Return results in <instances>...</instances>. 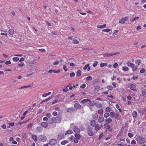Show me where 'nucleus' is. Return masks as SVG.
I'll list each match as a JSON object with an SVG mask.
<instances>
[{
  "label": "nucleus",
  "instance_id": "nucleus-1",
  "mask_svg": "<svg viewBox=\"0 0 146 146\" xmlns=\"http://www.w3.org/2000/svg\"><path fill=\"white\" fill-rule=\"evenodd\" d=\"M93 128L90 126H88L86 128V130L87 131V133L89 136H92L93 135L94 133L92 130Z\"/></svg>",
  "mask_w": 146,
  "mask_h": 146
},
{
  "label": "nucleus",
  "instance_id": "nucleus-2",
  "mask_svg": "<svg viewBox=\"0 0 146 146\" xmlns=\"http://www.w3.org/2000/svg\"><path fill=\"white\" fill-rule=\"evenodd\" d=\"M57 143V140L56 139H51L48 143L51 146H54Z\"/></svg>",
  "mask_w": 146,
  "mask_h": 146
},
{
  "label": "nucleus",
  "instance_id": "nucleus-3",
  "mask_svg": "<svg viewBox=\"0 0 146 146\" xmlns=\"http://www.w3.org/2000/svg\"><path fill=\"white\" fill-rule=\"evenodd\" d=\"M39 140L42 142H44L47 139L46 137L44 135H40L38 137Z\"/></svg>",
  "mask_w": 146,
  "mask_h": 146
},
{
  "label": "nucleus",
  "instance_id": "nucleus-4",
  "mask_svg": "<svg viewBox=\"0 0 146 146\" xmlns=\"http://www.w3.org/2000/svg\"><path fill=\"white\" fill-rule=\"evenodd\" d=\"M137 142L138 143L140 144H141L143 142L144 139L143 138L140 136H138L137 137Z\"/></svg>",
  "mask_w": 146,
  "mask_h": 146
},
{
  "label": "nucleus",
  "instance_id": "nucleus-5",
  "mask_svg": "<svg viewBox=\"0 0 146 146\" xmlns=\"http://www.w3.org/2000/svg\"><path fill=\"white\" fill-rule=\"evenodd\" d=\"M68 112L71 113L75 111V108L74 107L68 108L66 109Z\"/></svg>",
  "mask_w": 146,
  "mask_h": 146
},
{
  "label": "nucleus",
  "instance_id": "nucleus-6",
  "mask_svg": "<svg viewBox=\"0 0 146 146\" xmlns=\"http://www.w3.org/2000/svg\"><path fill=\"white\" fill-rule=\"evenodd\" d=\"M117 54H118L117 53H111V54L107 53L105 54H103V56L104 57H110L112 56Z\"/></svg>",
  "mask_w": 146,
  "mask_h": 146
},
{
  "label": "nucleus",
  "instance_id": "nucleus-7",
  "mask_svg": "<svg viewBox=\"0 0 146 146\" xmlns=\"http://www.w3.org/2000/svg\"><path fill=\"white\" fill-rule=\"evenodd\" d=\"M74 107L75 109H80L81 108V106L78 103H75L74 105Z\"/></svg>",
  "mask_w": 146,
  "mask_h": 146
},
{
  "label": "nucleus",
  "instance_id": "nucleus-8",
  "mask_svg": "<svg viewBox=\"0 0 146 146\" xmlns=\"http://www.w3.org/2000/svg\"><path fill=\"white\" fill-rule=\"evenodd\" d=\"M64 137V135L63 133H60L58 134L57 139L58 140H60L62 138H63Z\"/></svg>",
  "mask_w": 146,
  "mask_h": 146
},
{
  "label": "nucleus",
  "instance_id": "nucleus-9",
  "mask_svg": "<svg viewBox=\"0 0 146 146\" xmlns=\"http://www.w3.org/2000/svg\"><path fill=\"white\" fill-rule=\"evenodd\" d=\"M99 123H102L104 121L103 115H100L98 120Z\"/></svg>",
  "mask_w": 146,
  "mask_h": 146
},
{
  "label": "nucleus",
  "instance_id": "nucleus-10",
  "mask_svg": "<svg viewBox=\"0 0 146 146\" xmlns=\"http://www.w3.org/2000/svg\"><path fill=\"white\" fill-rule=\"evenodd\" d=\"M73 130L76 133H79L80 131V130L76 126H74L73 129Z\"/></svg>",
  "mask_w": 146,
  "mask_h": 146
},
{
  "label": "nucleus",
  "instance_id": "nucleus-11",
  "mask_svg": "<svg viewBox=\"0 0 146 146\" xmlns=\"http://www.w3.org/2000/svg\"><path fill=\"white\" fill-rule=\"evenodd\" d=\"M41 125L44 128H46L48 126V123L46 122H42L40 123Z\"/></svg>",
  "mask_w": 146,
  "mask_h": 146
},
{
  "label": "nucleus",
  "instance_id": "nucleus-12",
  "mask_svg": "<svg viewBox=\"0 0 146 146\" xmlns=\"http://www.w3.org/2000/svg\"><path fill=\"white\" fill-rule=\"evenodd\" d=\"M96 124V121L93 120H92L91 121L90 124L91 126H92V127H94Z\"/></svg>",
  "mask_w": 146,
  "mask_h": 146
},
{
  "label": "nucleus",
  "instance_id": "nucleus-13",
  "mask_svg": "<svg viewBox=\"0 0 146 146\" xmlns=\"http://www.w3.org/2000/svg\"><path fill=\"white\" fill-rule=\"evenodd\" d=\"M121 117V115H119L118 113H117L116 114L115 117L117 120H118L120 119Z\"/></svg>",
  "mask_w": 146,
  "mask_h": 146
},
{
  "label": "nucleus",
  "instance_id": "nucleus-14",
  "mask_svg": "<svg viewBox=\"0 0 146 146\" xmlns=\"http://www.w3.org/2000/svg\"><path fill=\"white\" fill-rule=\"evenodd\" d=\"M95 106L97 108H100L102 106V104L99 102H98L95 104Z\"/></svg>",
  "mask_w": 146,
  "mask_h": 146
},
{
  "label": "nucleus",
  "instance_id": "nucleus-15",
  "mask_svg": "<svg viewBox=\"0 0 146 146\" xmlns=\"http://www.w3.org/2000/svg\"><path fill=\"white\" fill-rule=\"evenodd\" d=\"M104 127L107 129H109L110 128V127L109 125L106 123L104 124Z\"/></svg>",
  "mask_w": 146,
  "mask_h": 146
},
{
  "label": "nucleus",
  "instance_id": "nucleus-16",
  "mask_svg": "<svg viewBox=\"0 0 146 146\" xmlns=\"http://www.w3.org/2000/svg\"><path fill=\"white\" fill-rule=\"evenodd\" d=\"M51 121L49 122L50 124H52L54 121H55L56 119L54 117H53L52 118L50 119Z\"/></svg>",
  "mask_w": 146,
  "mask_h": 146
},
{
  "label": "nucleus",
  "instance_id": "nucleus-17",
  "mask_svg": "<svg viewBox=\"0 0 146 146\" xmlns=\"http://www.w3.org/2000/svg\"><path fill=\"white\" fill-rule=\"evenodd\" d=\"M137 113L135 111H134L132 113V116L133 117H135L137 116Z\"/></svg>",
  "mask_w": 146,
  "mask_h": 146
},
{
  "label": "nucleus",
  "instance_id": "nucleus-18",
  "mask_svg": "<svg viewBox=\"0 0 146 146\" xmlns=\"http://www.w3.org/2000/svg\"><path fill=\"white\" fill-rule=\"evenodd\" d=\"M101 128V127H100L99 125L98 124H97L96 125L95 127V129L96 130L98 131L99 129H100Z\"/></svg>",
  "mask_w": 146,
  "mask_h": 146
},
{
  "label": "nucleus",
  "instance_id": "nucleus-19",
  "mask_svg": "<svg viewBox=\"0 0 146 146\" xmlns=\"http://www.w3.org/2000/svg\"><path fill=\"white\" fill-rule=\"evenodd\" d=\"M42 128L41 127L39 126L37 127L36 129V130L37 132H41L42 131Z\"/></svg>",
  "mask_w": 146,
  "mask_h": 146
},
{
  "label": "nucleus",
  "instance_id": "nucleus-20",
  "mask_svg": "<svg viewBox=\"0 0 146 146\" xmlns=\"http://www.w3.org/2000/svg\"><path fill=\"white\" fill-rule=\"evenodd\" d=\"M89 101V100L88 99H84L81 101V102L82 104H84L88 101Z\"/></svg>",
  "mask_w": 146,
  "mask_h": 146
},
{
  "label": "nucleus",
  "instance_id": "nucleus-21",
  "mask_svg": "<svg viewBox=\"0 0 146 146\" xmlns=\"http://www.w3.org/2000/svg\"><path fill=\"white\" fill-rule=\"evenodd\" d=\"M106 24H104L102 25H98L97 26V27L99 28H104L106 26Z\"/></svg>",
  "mask_w": 146,
  "mask_h": 146
},
{
  "label": "nucleus",
  "instance_id": "nucleus-22",
  "mask_svg": "<svg viewBox=\"0 0 146 146\" xmlns=\"http://www.w3.org/2000/svg\"><path fill=\"white\" fill-rule=\"evenodd\" d=\"M123 70L125 72L129 70V68L126 66H123L122 67Z\"/></svg>",
  "mask_w": 146,
  "mask_h": 146
},
{
  "label": "nucleus",
  "instance_id": "nucleus-23",
  "mask_svg": "<svg viewBox=\"0 0 146 146\" xmlns=\"http://www.w3.org/2000/svg\"><path fill=\"white\" fill-rule=\"evenodd\" d=\"M105 121L106 122H108V123H110L112 122V120L111 118H109L107 119H106Z\"/></svg>",
  "mask_w": 146,
  "mask_h": 146
},
{
  "label": "nucleus",
  "instance_id": "nucleus-24",
  "mask_svg": "<svg viewBox=\"0 0 146 146\" xmlns=\"http://www.w3.org/2000/svg\"><path fill=\"white\" fill-rule=\"evenodd\" d=\"M81 71L79 70L76 72V76L78 77L80 76H81Z\"/></svg>",
  "mask_w": 146,
  "mask_h": 146
},
{
  "label": "nucleus",
  "instance_id": "nucleus-25",
  "mask_svg": "<svg viewBox=\"0 0 146 146\" xmlns=\"http://www.w3.org/2000/svg\"><path fill=\"white\" fill-rule=\"evenodd\" d=\"M57 119L58 121H60L62 119L61 116L60 115H58L56 116Z\"/></svg>",
  "mask_w": 146,
  "mask_h": 146
},
{
  "label": "nucleus",
  "instance_id": "nucleus-26",
  "mask_svg": "<svg viewBox=\"0 0 146 146\" xmlns=\"http://www.w3.org/2000/svg\"><path fill=\"white\" fill-rule=\"evenodd\" d=\"M73 131L71 130H68L65 133V135H66L68 134H71L72 133Z\"/></svg>",
  "mask_w": 146,
  "mask_h": 146
},
{
  "label": "nucleus",
  "instance_id": "nucleus-27",
  "mask_svg": "<svg viewBox=\"0 0 146 146\" xmlns=\"http://www.w3.org/2000/svg\"><path fill=\"white\" fill-rule=\"evenodd\" d=\"M9 33L10 34L12 35L14 34V31L12 29H10L9 31Z\"/></svg>",
  "mask_w": 146,
  "mask_h": 146
},
{
  "label": "nucleus",
  "instance_id": "nucleus-28",
  "mask_svg": "<svg viewBox=\"0 0 146 146\" xmlns=\"http://www.w3.org/2000/svg\"><path fill=\"white\" fill-rule=\"evenodd\" d=\"M32 137L35 141H36L37 140V137L36 135H33Z\"/></svg>",
  "mask_w": 146,
  "mask_h": 146
},
{
  "label": "nucleus",
  "instance_id": "nucleus-29",
  "mask_svg": "<svg viewBox=\"0 0 146 146\" xmlns=\"http://www.w3.org/2000/svg\"><path fill=\"white\" fill-rule=\"evenodd\" d=\"M110 113V117H115L116 114H115L114 112H111Z\"/></svg>",
  "mask_w": 146,
  "mask_h": 146
},
{
  "label": "nucleus",
  "instance_id": "nucleus-30",
  "mask_svg": "<svg viewBox=\"0 0 146 146\" xmlns=\"http://www.w3.org/2000/svg\"><path fill=\"white\" fill-rule=\"evenodd\" d=\"M75 136L76 138V139H79L80 138V135L79 134H75Z\"/></svg>",
  "mask_w": 146,
  "mask_h": 146
},
{
  "label": "nucleus",
  "instance_id": "nucleus-31",
  "mask_svg": "<svg viewBox=\"0 0 146 146\" xmlns=\"http://www.w3.org/2000/svg\"><path fill=\"white\" fill-rule=\"evenodd\" d=\"M107 63H101L100 64V66L101 67H102L104 66H107Z\"/></svg>",
  "mask_w": 146,
  "mask_h": 146
},
{
  "label": "nucleus",
  "instance_id": "nucleus-32",
  "mask_svg": "<svg viewBox=\"0 0 146 146\" xmlns=\"http://www.w3.org/2000/svg\"><path fill=\"white\" fill-rule=\"evenodd\" d=\"M69 86V85H68L67 87H64L63 89V91L65 92H67L68 90V88H67V87Z\"/></svg>",
  "mask_w": 146,
  "mask_h": 146
},
{
  "label": "nucleus",
  "instance_id": "nucleus-33",
  "mask_svg": "<svg viewBox=\"0 0 146 146\" xmlns=\"http://www.w3.org/2000/svg\"><path fill=\"white\" fill-rule=\"evenodd\" d=\"M93 119L95 120L97 119L98 118V115L97 114H95L93 116Z\"/></svg>",
  "mask_w": 146,
  "mask_h": 146
},
{
  "label": "nucleus",
  "instance_id": "nucleus-34",
  "mask_svg": "<svg viewBox=\"0 0 146 146\" xmlns=\"http://www.w3.org/2000/svg\"><path fill=\"white\" fill-rule=\"evenodd\" d=\"M19 60V58L17 57H14L13 58V60L15 62H17Z\"/></svg>",
  "mask_w": 146,
  "mask_h": 146
},
{
  "label": "nucleus",
  "instance_id": "nucleus-35",
  "mask_svg": "<svg viewBox=\"0 0 146 146\" xmlns=\"http://www.w3.org/2000/svg\"><path fill=\"white\" fill-rule=\"evenodd\" d=\"M103 111L102 109L98 110V113L99 114H100V115H103Z\"/></svg>",
  "mask_w": 146,
  "mask_h": 146
},
{
  "label": "nucleus",
  "instance_id": "nucleus-36",
  "mask_svg": "<svg viewBox=\"0 0 146 146\" xmlns=\"http://www.w3.org/2000/svg\"><path fill=\"white\" fill-rule=\"evenodd\" d=\"M73 43L75 44H77L79 43V42L76 39H74L73 40Z\"/></svg>",
  "mask_w": 146,
  "mask_h": 146
},
{
  "label": "nucleus",
  "instance_id": "nucleus-37",
  "mask_svg": "<svg viewBox=\"0 0 146 146\" xmlns=\"http://www.w3.org/2000/svg\"><path fill=\"white\" fill-rule=\"evenodd\" d=\"M125 22V21H124V19H120V20L119 21V23H124Z\"/></svg>",
  "mask_w": 146,
  "mask_h": 146
},
{
  "label": "nucleus",
  "instance_id": "nucleus-38",
  "mask_svg": "<svg viewBox=\"0 0 146 146\" xmlns=\"http://www.w3.org/2000/svg\"><path fill=\"white\" fill-rule=\"evenodd\" d=\"M107 88L110 90H112L113 87L111 86H107Z\"/></svg>",
  "mask_w": 146,
  "mask_h": 146
},
{
  "label": "nucleus",
  "instance_id": "nucleus-39",
  "mask_svg": "<svg viewBox=\"0 0 146 146\" xmlns=\"http://www.w3.org/2000/svg\"><path fill=\"white\" fill-rule=\"evenodd\" d=\"M110 115V113H106L104 115V117H105L107 118Z\"/></svg>",
  "mask_w": 146,
  "mask_h": 146
},
{
  "label": "nucleus",
  "instance_id": "nucleus-40",
  "mask_svg": "<svg viewBox=\"0 0 146 146\" xmlns=\"http://www.w3.org/2000/svg\"><path fill=\"white\" fill-rule=\"evenodd\" d=\"M81 131H84L85 130V128L83 126H81L80 127Z\"/></svg>",
  "mask_w": 146,
  "mask_h": 146
},
{
  "label": "nucleus",
  "instance_id": "nucleus-41",
  "mask_svg": "<svg viewBox=\"0 0 146 146\" xmlns=\"http://www.w3.org/2000/svg\"><path fill=\"white\" fill-rule=\"evenodd\" d=\"M98 62L96 61H94L93 64V66L94 67L96 66L98 64Z\"/></svg>",
  "mask_w": 146,
  "mask_h": 146
},
{
  "label": "nucleus",
  "instance_id": "nucleus-42",
  "mask_svg": "<svg viewBox=\"0 0 146 146\" xmlns=\"http://www.w3.org/2000/svg\"><path fill=\"white\" fill-rule=\"evenodd\" d=\"M92 80V77L91 76L87 77L86 78V80L87 81L91 80Z\"/></svg>",
  "mask_w": 146,
  "mask_h": 146
},
{
  "label": "nucleus",
  "instance_id": "nucleus-43",
  "mask_svg": "<svg viewBox=\"0 0 146 146\" xmlns=\"http://www.w3.org/2000/svg\"><path fill=\"white\" fill-rule=\"evenodd\" d=\"M68 143V141H63L61 142V144L62 145H64L65 144Z\"/></svg>",
  "mask_w": 146,
  "mask_h": 146
},
{
  "label": "nucleus",
  "instance_id": "nucleus-44",
  "mask_svg": "<svg viewBox=\"0 0 146 146\" xmlns=\"http://www.w3.org/2000/svg\"><path fill=\"white\" fill-rule=\"evenodd\" d=\"M110 29H103L102 30V31L103 32H109L110 31Z\"/></svg>",
  "mask_w": 146,
  "mask_h": 146
},
{
  "label": "nucleus",
  "instance_id": "nucleus-45",
  "mask_svg": "<svg viewBox=\"0 0 146 146\" xmlns=\"http://www.w3.org/2000/svg\"><path fill=\"white\" fill-rule=\"evenodd\" d=\"M111 111V108L108 107H107L106 109V111L107 112H109Z\"/></svg>",
  "mask_w": 146,
  "mask_h": 146
},
{
  "label": "nucleus",
  "instance_id": "nucleus-46",
  "mask_svg": "<svg viewBox=\"0 0 146 146\" xmlns=\"http://www.w3.org/2000/svg\"><path fill=\"white\" fill-rule=\"evenodd\" d=\"M32 124L30 123V124L28 125L27 126V128H31L32 126Z\"/></svg>",
  "mask_w": 146,
  "mask_h": 146
},
{
  "label": "nucleus",
  "instance_id": "nucleus-47",
  "mask_svg": "<svg viewBox=\"0 0 146 146\" xmlns=\"http://www.w3.org/2000/svg\"><path fill=\"white\" fill-rule=\"evenodd\" d=\"M60 101H58V100L57 99H56V100H54V101L53 102H52V104H54L55 103L57 102H60Z\"/></svg>",
  "mask_w": 146,
  "mask_h": 146
},
{
  "label": "nucleus",
  "instance_id": "nucleus-48",
  "mask_svg": "<svg viewBox=\"0 0 146 146\" xmlns=\"http://www.w3.org/2000/svg\"><path fill=\"white\" fill-rule=\"evenodd\" d=\"M89 64H88L86 65L85 66H84L83 68V69L84 70H86V69H87V68L88 67H89Z\"/></svg>",
  "mask_w": 146,
  "mask_h": 146
},
{
  "label": "nucleus",
  "instance_id": "nucleus-49",
  "mask_svg": "<svg viewBox=\"0 0 146 146\" xmlns=\"http://www.w3.org/2000/svg\"><path fill=\"white\" fill-rule=\"evenodd\" d=\"M89 104H90V106H94L95 104H94L93 103H92V102L91 101V100H89Z\"/></svg>",
  "mask_w": 146,
  "mask_h": 146
},
{
  "label": "nucleus",
  "instance_id": "nucleus-50",
  "mask_svg": "<svg viewBox=\"0 0 146 146\" xmlns=\"http://www.w3.org/2000/svg\"><path fill=\"white\" fill-rule=\"evenodd\" d=\"M130 87L133 88H134L135 87V86L133 84L131 83L130 84Z\"/></svg>",
  "mask_w": 146,
  "mask_h": 146
},
{
  "label": "nucleus",
  "instance_id": "nucleus-51",
  "mask_svg": "<svg viewBox=\"0 0 146 146\" xmlns=\"http://www.w3.org/2000/svg\"><path fill=\"white\" fill-rule=\"evenodd\" d=\"M75 75V73L74 72H72L70 73V77H72L74 76Z\"/></svg>",
  "mask_w": 146,
  "mask_h": 146
},
{
  "label": "nucleus",
  "instance_id": "nucleus-52",
  "mask_svg": "<svg viewBox=\"0 0 146 146\" xmlns=\"http://www.w3.org/2000/svg\"><path fill=\"white\" fill-rule=\"evenodd\" d=\"M86 86V85L85 84H84L83 85H81L80 86V88H84Z\"/></svg>",
  "mask_w": 146,
  "mask_h": 146
},
{
  "label": "nucleus",
  "instance_id": "nucleus-53",
  "mask_svg": "<svg viewBox=\"0 0 146 146\" xmlns=\"http://www.w3.org/2000/svg\"><path fill=\"white\" fill-rule=\"evenodd\" d=\"M31 86V85H29L27 86H22V87H21V89H22V88H29V87L30 86Z\"/></svg>",
  "mask_w": 146,
  "mask_h": 146
},
{
  "label": "nucleus",
  "instance_id": "nucleus-54",
  "mask_svg": "<svg viewBox=\"0 0 146 146\" xmlns=\"http://www.w3.org/2000/svg\"><path fill=\"white\" fill-rule=\"evenodd\" d=\"M128 135L130 138L132 137L133 136V135L130 133H128Z\"/></svg>",
  "mask_w": 146,
  "mask_h": 146
},
{
  "label": "nucleus",
  "instance_id": "nucleus-55",
  "mask_svg": "<svg viewBox=\"0 0 146 146\" xmlns=\"http://www.w3.org/2000/svg\"><path fill=\"white\" fill-rule=\"evenodd\" d=\"M136 20L135 17L132 18L130 19V21L132 22H133Z\"/></svg>",
  "mask_w": 146,
  "mask_h": 146
},
{
  "label": "nucleus",
  "instance_id": "nucleus-56",
  "mask_svg": "<svg viewBox=\"0 0 146 146\" xmlns=\"http://www.w3.org/2000/svg\"><path fill=\"white\" fill-rule=\"evenodd\" d=\"M135 62H138V65H139L140 64V63L141 62V61L139 59L138 60H135Z\"/></svg>",
  "mask_w": 146,
  "mask_h": 146
},
{
  "label": "nucleus",
  "instance_id": "nucleus-57",
  "mask_svg": "<svg viewBox=\"0 0 146 146\" xmlns=\"http://www.w3.org/2000/svg\"><path fill=\"white\" fill-rule=\"evenodd\" d=\"M142 93L143 95H146V89L143 90L142 91Z\"/></svg>",
  "mask_w": 146,
  "mask_h": 146
},
{
  "label": "nucleus",
  "instance_id": "nucleus-58",
  "mask_svg": "<svg viewBox=\"0 0 146 146\" xmlns=\"http://www.w3.org/2000/svg\"><path fill=\"white\" fill-rule=\"evenodd\" d=\"M117 66H118V64L117 62L115 63L113 65V67L114 68H115L116 67H117Z\"/></svg>",
  "mask_w": 146,
  "mask_h": 146
},
{
  "label": "nucleus",
  "instance_id": "nucleus-59",
  "mask_svg": "<svg viewBox=\"0 0 146 146\" xmlns=\"http://www.w3.org/2000/svg\"><path fill=\"white\" fill-rule=\"evenodd\" d=\"M115 146H125L123 145L122 143H117L115 145Z\"/></svg>",
  "mask_w": 146,
  "mask_h": 146
},
{
  "label": "nucleus",
  "instance_id": "nucleus-60",
  "mask_svg": "<svg viewBox=\"0 0 146 146\" xmlns=\"http://www.w3.org/2000/svg\"><path fill=\"white\" fill-rule=\"evenodd\" d=\"M24 65V64L23 62H21L18 64V66H20L22 67Z\"/></svg>",
  "mask_w": 146,
  "mask_h": 146
},
{
  "label": "nucleus",
  "instance_id": "nucleus-61",
  "mask_svg": "<svg viewBox=\"0 0 146 146\" xmlns=\"http://www.w3.org/2000/svg\"><path fill=\"white\" fill-rule=\"evenodd\" d=\"M140 71L141 73H143L145 72V70L144 68H143V69L141 70Z\"/></svg>",
  "mask_w": 146,
  "mask_h": 146
},
{
  "label": "nucleus",
  "instance_id": "nucleus-62",
  "mask_svg": "<svg viewBox=\"0 0 146 146\" xmlns=\"http://www.w3.org/2000/svg\"><path fill=\"white\" fill-rule=\"evenodd\" d=\"M51 115V114L49 113H47L46 115V116L47 117H50Z\"/></svg>",
  "mask_w": 146,
  "mask_h": 146
},
{
  "label": "nucleus",
  "instance_id": "nucleus-63",
  "mask_svg": "<svg viewBox=\"0 0 146 146\" xmlns=\"http://www.w3.org/2000/svg\"><path fill=\"white\" fill-rule=\"evenodd\" d=\"M136 143V142L134 140H133L131 141V144H135Z\"/></svg>",
  "mask_w": 146,
  "mask_h": 146
},
{
  "label": "nucleus",
  "instance_id": "nucleus-64",
  "mask_svg": "<svg viewBox=\"0 0 146 146\" xmlns=\"http://www.w3.org/2000/svg\"><path fill=\"white\" fill-rule=\"evenodd\" d=\"M63 68L64 70L65 71H66L68 70V69L67 68V67L65 65L63 66Z\"/></svg>",
  "mask_w": 146,
  "mask_h": 146
}]
</instances>
